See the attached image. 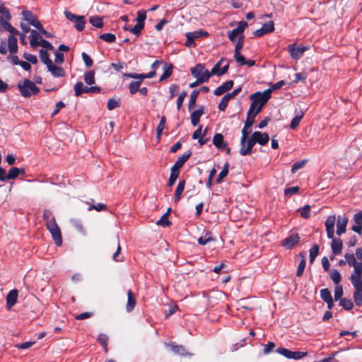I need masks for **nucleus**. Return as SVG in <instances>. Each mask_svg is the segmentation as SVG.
<instances>
[{
    "label": "nucleus",
    "mask_w": 362,
    "mask_h": 362,
    "mask_svg": "<svg viewBox=\"0 0 362 362\" xmlns=\"http://www.w3.org/2000/svg\"><path fill=\"white\" fill-rule=\"evenodd\" d=\"M346 263L350 267H354V272L349 279L355 288L353 297L356 305H362V262H357L352 253H346L344 255Z\"/></svg>",
    "instance_id": "f257e3e1"
},
{
    "label": "nucleus",
    "mask_w": 362,
    "mask_h": 362,
    "mask_svg": "<svg viewBox=\"0 0 362 362\" xmlns=\"http://www.w3.org/2000/svg\"><path fill=\"white\" fill-rule=\"evenodd\" d=\"M271 96L272 89H267L263 92H256L250 95V99L252 100V103L249 108V114L255 112V115H258Z\"/></svg>",
    "instance_id": "f03ea898"
},
{
    "label": "nucleus",
    "mask_w": 362,
    "mask_h": 362,
    "mask_svg": "<svg viewBox=\"0 0 362 362\" xmlns=\"http://www.w3.org/2000/svg\"><path fill=\"white\" fill-rule=\"evenodd\" d=\"M17 88L23 98H30L31 95H37L40 88L35 85V82L25 79L22 83L19 82Z\"/></svg>",
    "instance_id": "7ed1b4c3"
},
{
    "label": "nucleus",
    "mask_w": 362,
    "mask_h": 362,
    "mask_svg": "<svg viewBox=\"0 0 362 362\" xmlns=\"http://www.w3.org/2000/svg\"><path fill=\"white\" fill-rule=\"evenodd\" d=\"M276 351L284 356V357L289 358V359H295V360H299L303 358V357L307 356L308 353L307 352H303V351H292L289 349H287L284 347L278 348Z\"/></svg>",
    "instance_id": "20e7f679"
},
{
    "label": "nucleus",
    "mask_w": 362,
    "mask_h": 362,
    "mask_svg": "<svg viewBox=\"0 0 362 362\" xmlns=\"http://www.w3.org/2000/svg\"><path fill=\"white\" fill-rule=\"evenodd\" d=\"M66 18L74 23V26L78 31H81L85 28L84 16H77L69 11L64 12Z\"/></svg>",
    "instance_id": "39448f33"
},
{
    "label": "nucleus",
    "mask_w": 362,
    "mask_h": 362,
    "mask_svg": "<svg viewBox=\"0 0 362 362\" xmlns=\"http://www.w3.org/2000/svg\"><path fill=\"white\" fill-rule=\"evenodd\" d=\"M74 93L76 96L81 95L82 93H99L100 88L97 86L87 87L83 85L81 81H78L74 87Z\"/></svg>",
    "instance_id": "423d86ee"
},
{
    "label": "nucleus",
    "mask_w": 362,
    "mask_h": 362,
    "mask_svg": "<svg viewBox=\"0 0 362 362\" xmlns=\"http://www.w3.org/2000/svg\"><path fill=\"white\" fill-rule=\"evenodd\" d=\"M47 230L52 234V238L57 245H61L62 243V233L56 221L46 225Z\"/></svg>",
    "instance_id": "0eeeda50"
},
{
    "label": "nucleus",
    "mask_w": 362,
    "mask_h": 362,
    "mask_svg": "<svg viewBox=\"0 0 362 362\" xmlns=\"http://www.w3.org/2000/svg\"><path fill=\"white\" fill-rule=\"evenodd\" d=\"M191 73L193 76L197 78H198V77H199V78H206V82H207L211 77L209 71L205 69L202 64H197L194 67H192L191 69Z\"/></svg>",
    "instance_id": "6e6552de"
},
{
    "label": "nucleus",
    "mask_w": 362,
    "mask_h": 362,
    "mask_svg": "<svg viewBox=\"0 0 362 362\" xmlns=\"http://www.w3.org/2000/svg\"><path fill=\"white\" fill-rule=\"evenodd\" d=\"M241 91V88H238L233 90L231 93H226L221 99L220 103L218 104V109L221 111H225L226 108L228 106V102L234 98L236 95H238Z\"/></svg>",
    "instance_id": "1a4fd4ad"
},
{
    "label": "nucleus",
    "mask_w": 362,
    "mask_h": 362,
    "mask_svg": "<svg viewBox=\"0 0 362 362\" xmlns=\"http://www.w3.org/2000/svg\"><path fill=\"white\" fill-rule=\"evenodd\" d=\"M248 24L245 21H240L238 23V25L236 28L232 30L228 33V38L231 42H235L237 37L240 35H243V33L244 32L245 29L247 27Z\"/></svg>",
    "instance_id": "9d476101"
},
{
    "label": "nucleus",
    "mask_w": 362,
    "mask_h": 362,
    "mask_svg": "<svg viewBox=\"0 0 362 362\" xmlns=\"http://www.w3.org/2000/svg\"><path fill=\"white\" fill-rule=\"evenodd\" d=\"M22 16L23 18L28 21L31 25L34 26L37 29L40 27L41 28L42 24L38 21V19L32 13V12L24 10L22 11Z\"/></svg>",
    "instance_id": "9b49d317"
},
{
    "label": "nucleus",
    "mask_w": 362,
    "mask_h": 362,
    "mask_svg": "<svg viewBox=\"0 0 362 362\" xmlns=\"http://www.w3.org/2000/svg\"><path fill=\"white\" fill-rule=\"evenodd\" d=\"M348 223V217L346 216H338L337 221V234L341 235L346 232Z\"/></svg>",
    "instance_id": "f8f14e48"
},
{
    "label": "nucleus",
    "mask_w": 362,
    "mask_h": 362,
    "mask_svg": "<svg viewBox=\"0 0 362 362\" xmlns=\"http://www.w3.org/2000/svg\"><path fill=\"white\" fill-rule=\"evenodd\" d=\"M336 222L335 216H329L325 221V228L328 238H333L334 233V225Z\"/></svg>",
    "instance_id": "ddd939ff"
},
{
    "label": "nucleus",
    "mask_w": 362,
    "mask_h": 362,
    "mask_svg": "<svg viewBox=\"0 0 362 362\" xmlns=\"http://www.w3.org/2000/svg\"><path fill=\"white\" fill-rule=\"evenodd\" d=\"M165 345L167 347H169L170 350L175 354L182 356H187L191 355L182 345H176L175 343H165Z\"/></svg>",
    "instance_id": "4468645a"
},
{
    "label": "nucleus",
    "mask_w": 362,
    "mask_h": 362,
    "mask_svg": "<svg viewBox=\"0 0 362 362\" xmlns=\"http://www.w3.org/2000/svg\"><path fill=\"white\" fill-rule=\"evenodd\" d=\"M256 144L252 136L247 141V146L245 144H240V153L242 156L250 155L252 153V149Z\"/></svg>",
    "instance_id": "2eb2a0df"
},
{
    "label": "nucleus",
    "mask_w": 362,
    "mask_h": 362,
    "mask_svg": "<svg viewBox=\"0 0 362 362\" xmlns=\"http://www.w3.org/2000/svg\"><path fill=\"white\" fill-rule=\"evenodd\" d=\"M256 143L263 146L267 144L269 140V136L267 133H262L261 132H255L252 134Z\"/></svg>",
    "instance_id": "dca6fc26"
},
{
    "label": "nucleus",
    "mask_w": 362,
    "mask_h": 362,
    "mask_svg": "<svg viewBox=\"0 0 362 362\" xmlns=\"http://www.w3.org/2000/svg\"><path fill=\"white\" fill-rule=\"evenodd\" d=\"M307 49L305 47H295L294 45L288 46V51L293 59H298Z\"/></svg>",
    "instance_id": "f3484780"
},
{
    "label": "nucleus",
    "mask_w": 362,
    "mask_h": 362,
    "mask_svg": "<svg viewBox=\"0 0 362 362\" xmlns=\"http://www.w3.org/2000/svg\"><path fill=\"white\" fill-rule=\"evenodd\" d=\"M234 82L232 80L227 81L221 86H218L214 92L216 95H221L230 90L233 86Z\"/></svg>",
    "instance_id": "a211bd4d"
},
{
    "label": "nucleus",
    "mask_w": 362,
    "mask_h": 362,
    "mask_svg": "<svg viewBox=\"0 0 362 362\" xmlns=\"http://www.w3.org/2000/svg\"><path fill=\"white\" fill-rule=\"evenodd\" d=\"M298 234L293 233L282 240V245L286 248H291L299 242Z\"/></svg>",
    "instance_id": "6ab92c4d"
},
{
    "label": "nucleus",
    "mask_w": 362,
    "mask_h": 362,
    "mask_svg": "<svg viewBox=\"0 0 362 362\" xmlns=\"http://www.w3.org/2000/svg\"><path fill=\"white\" fill-rule=\"evenodd\" d=\"M190 156L191 152H187L183 153L177 158L175 163L172 166V168L177 170H180V169L183 166L185 163L190 158Z\"/></svg>",
    "instance_id": "aec40b11"
},
{
    "label": "nucleus",
    "mask_w": 362,
    "mask_h": 362,
    "mask_svg": "<svg viewBox=\"0 0 362 362\" xmlns=\"http://www.w3.org/2000/svg\"><path fill=\"white\" fill-rule=\"evenodd\" d=\"M204 109L203 106L200 107L198 110L192 112L191 122L193 126L196 127L198 125L199 120H200V117L204 114Z\"/></svg>",
    "instance_id": "412c9836"
},
{
    "label": "nucleus",
    "mask_w": 362,
    "mask_h": 362,
    "mask_svg": "<svg viewBox=\"0 0 362 362\" xmlns=\"http://www.w3.org/2000/svg\"><path fill=\"white\" fill-rule=\"evenodd\" d=\"M214 145L218 149L223 150L227 144L224 141L223 136L221 134H216L213 138Z\"/></svg>",
    "instance_id": "4be33fe9"
},
{
    "label": "nucleus",
    "mask_w": 362,
    "mask_h": 362,
    "mask_svg": "<svg viewBox=\"0 0 362 362\" xmlns=\"http://www.w3.org/2000/svg\"><path fill=\"white\" fill-rule=\"evenodd\" d=\"M17 298L18 291L16 289L9 291L6 296V304L9 309L16 304Z\"/></svg>",
    "instance_id": "5701e85b"
},
{
    "label": "nucleus",
    "mask_w": 362,
    "mask_h": 362,
    "mask_svg": "<svg viewBox=\"0 0 362 362\" xmlns=\"http://www.w3.org/2000/svg\"><path fill=\"white\" fill-rule=\"evenodd\" d=\"M332 240L331 247L334 255H339L342 250V240L339 238H331Z\"/></svg>",
    "instance_id": "b1692460"
},
{
    "label": "nucleus",
    "mask_w": 362,
    "mask_h": 362,
    "mask_svg": "<svg viewBox=\"0 0 362 362\" xmlns=\"http://www.w3.org/2000/svg\"><path fill=\"white\" fill-rule=\"evenodd\" d=\"M47 67L49 71H50L52 76H54V77H62L65 75V71L64 69L57 65H54L53 62L51 65H49Z\"/></svg>",
    "instance_id": "393cba45"
},
{
    "label": "nucleus",
    "mask_w": 362,
    "mask_h": 362,
    "mask_svg": "<svg viewBox=\"0 0 362 362\" xmlns=\"http://www.w3.org/2000/svg\"><path fill=\"white\" fill-rule=\"evenodd\" d=\"M127 303L126 305V310L128 313L132 312L136 305V299L134 298V296L131 290H129L127 291Z\"/></svg>",
    "instance_id": "a878e982"
},
{
    "label": "nucleus",
    "mask_w": 362,
    "mask_h": 362,
    "mask_svg": "<svg viewBox=\"0 0 362 362\" xmlns=\"http://www.w3.org/2000/svg\"><path fill=\"white\" fill-rule=\"evenodd\" d=\"M185 180H181L179 181V183L176 187L175 192V198L174 202L175 203L178 202L180 199H181V195L185 189Z\"/></svg>",
    "instance_id": "bb28decb"
},
{
    "label": "nucleus",
    "mask_w": 362,
    "mask_h": 362,
    "mask_svg": "<svg viewBox=\"0 0 362 362\" xmlns=\"http://www.w3.org/2000/svg\"><path fill=\"white\" fill-rule=\"evenodd\" d=\"M8 47L11 54H13L18 51L17 39L13 35H9L8 37Z\"/></svg>",
    "instance_id": "cd10ccee"
},
{
    "label": "nucleus",
    "mask_w": 362,
    "mask_h": 362,
    "mask_svg": "<svg viewBox=\"0 0 362 362\" xmlns=\"http://www.w3.org/2000/svg\"><path fill=\"white\" fill-rule=\"evenodd\" d=\"M295 112V117L293 118L290 124V127L292 129H295L299 125L303 117V112L302 110H296Z\"/></svg>",
    "instance_id": "c85d7f7f"
},
{
    "label": "nucleus",
    "mask_w": 362,
    "mask_h": 362,
    "mask_svg": "<svg viewBox=\"0 0 362 362\" xmlns=\"http://www.w3.org/2000/svg\"><path fill=\"white\" fill-rule=\"evenodd\" d=\"M40 38L42 37L36 30H30V44L32 47H36L38 46Z\"/></svg>",
    "instance_id": "c756f323"
},
{
    "label": "nucleus",
    "mask_w": 362,
    "mask_h": 362,
    "mask_svg": "<svg viewBox=\"0 0 362 362\" xmlns=\"http://www.w3.org/2000/svg\"><path fill=\"white\" fill-rule=\"evenodd\" d=\"M25 170L23 168H18L16 167L11 168L8 174H6L7 180H13L16 178L20 174H24Z\"/></svg>",
    "instance_id": "7c9ffc66"
},
{
    "label": "nucleus",
    "mask_w": 362,
    "mask_h": 362,
    "mask_svg": "<svg viewBox=\"0 0 362 362\" xmlns=\"http://www.w3.org/2000/svg\"><path fill=\"white\" fill-rule=\"evenodd\" d=\"M173 64L165 63L163 66V73L160 78V81H164L169 78L173 73Z\"/></svg>",
    "instance_id": "2f4dec72"
},
{
    "label": "nucleus",
    "mask_w": 362,
    "mask_h": 362,
    "mask_svg": "<svg viewBox=\"0 0 362 362\" xmlns=\"http://www.w3.org/2000/svg\"><path fill=\"white\" fill-rule=\"evenodd\" d=\"M214 239L212 237L211 232L206 231L204 236H201L198 238V243L199 245H205L208 243L214 241Z\"/></svg>",
    "instance_id": "473e14b6"
},
{
    "label": "nucleus",
    "mask_w": 362,
    "mask_h": 362,
    "mask_svg": "<svg viewBox=\"0 0 362 362\" xmlns=\"http://www.w3.org/2000/svg\"><path fill=\"white\" fill-rule=\"evenodd\" d=\"M180 170H177L175 168H171L170 169V175L168 180V185L169 187H172L176 182L177 179L179 177Z\"/></svg>",
    "instance_id": "72a5a7b5"
},
{
    "label": "nucleus",
    "mask_w": 362,
    "mask_h": 362,
    "mask_svg": "<svg viewBox=\"0 0 362 362\" xmlns=\"http://www.w3.org/2000/svg\"><path fill=\"white\" fill-rule=\"evenodd\" d=\"M199 93V90H193L191 93L190 99L188 103V109L189 111L194 107Z\"/></svg>",
    "instance_id": "f704fd0d"
},
{
    "label": "nucleus",
    "mask_w": 362,
    "mask_h": 362,
    "mask_svg": "<svg viewBox=\"0 0 362 362\" xmlns=\"http://www.w3.org/2000/svg\"><path fill=\"white\" fill-rule=\"evenodd\" d=\"M40 57L41 61L48 66L49 65H51L52 63V61L49 59V54L47 51L44 49L40 50Z\"/></svg>",
    "instance_id": "c9c22d12"
},
{
    "label": "nucleus",
    "mask_w": 362,
    "mask_h": 362,
    "mask_svg": "<svg viewBox=\"0 0 362 362\" xmlns=\"http://www.w3.org/2000/svg\"><path fill=\"white\" fill-rule=\"evenodd\" d=\"M165 117L163 116L156 129V139L159 141L165 125Z\"/></svg>",
    "instance_id": "e433bc0d"
},
{
    "label": "nucleus",
    "mask_w": 362,
    "mask_h": 362,
    "mask_svg": "<svg viewBox=\"0 0 362 362\" xmlns=\"http://www.w3.org/2000/svg\"><path fill=\"white\" fill-rule=\"evenodd\" d=\"M228 170H229V164L228 163H226L223 170L219 173L217 179H216V183H221L223 180L228 175Z\"/></svg>",
    "instance_id": "4c0bfd02"
},
{
    "label": "nucleus",
    "mask_w": 362,
    "mask_h": 362,
    "mask_svg": "<svg viewBox=\"0 0 362 362\" xmlns=\"http://www.w3.org/2000/svg\"><path fill=\"white\" fill-rule=\"evenodd\" d=\"M339 305L342 306L346 310H350L353 308L354 303L350 299L343 298L339 301Z\"/></svg>",
    "instance_id": "58836bf2"
},
{
    "label": "nucleus",
    "mask_w": 362,
    "mask_h": 362,
    "mask_svg": "<svg viewBox=\"0 0 362 362\" xmlns=\"http://www.w3.org/2000/svg\"><path fill=\"white\" fill-rule=\"evenodd\" d=\"M43 219L45 220L46 225L56 221L52 213L48 209L44 210Z\"/></svg>",
    "instance_id": "ea45409f"
},
{
    "label": "nucleus",
    "mask_w": 362,
    "mask_h": 362,
    "mask_svg": "<svg viewBox=\"0 0 362 362\" xmlns=\"http://www.w3.org/2000/svg\"><path fill=\"white\" fill-rule=\"evenodd\" d=\"M89 21L92 25L96 28H102L103 26V19L99 16H91L89 18Z\"/></svg>",
    "instance_id": "a19ab883"
},
{
    "label": "nucleus",
    "mask_w": 362,
    "mask_h": 362,
    "mask_svg": "<svg viewBox=\"0 0 362 362\" xmlns=\"http://www.w3.org/2000/svg\"><path fill=\"white\" fill-rule=\"evenodd\" d=\"M300 256L302 257V259L300 262L298 267V269H297V272H296L297 276H301L303 275V273L305 267V255H303V254H300Z\"/></svg>",
    "instance_id": "79ce46f5"
},
{
    "label": "nucleus",
    "mask_w": 362,
    "mask_h": 362,
    "mask_svg": "<svg viewBox=\"0 0 362 362\" xmlns=\"http://www.w3.org/2000/svg\"><path fill=\"white\" fill-rule=\"evenodd\" d=\"M319 253V246L314 245L310 250V263L312 264Z\"/></svg>",
    "instance_id": "37998d69"
},
{
    "label": "nucleus",
    "mask_w": 362,
    "mask_h": 362,
    "mask_svg": "<svg viewBox=\"0 0 362 362\" xmlns=\"http://www.w3.org/2000/svg\"><path fill=\"white\" fill-rule=\"evenodd\" d=\"M84 81L88 85H92L95 83V73L93 71H90L85 74Z\"/></svg>",
    "instance_id": "c03bdc74"
},
{
    "label": "nucleus",
    "mask_w": 362,
    "mask_h": 362,
    "mask_svg": "<svg viewBox=\"0 0 362 362\" xmlns=\"http://www.w3.org/2000/svg\"><path fill=\"white\" fill-rule=\"evenodd\" d=\"M330 278L336 285H338L341 280V274L337 269H334L331 272Z\"/></svg>",
    "instance_id": "a18cd8bd"
},
{
    "label": "nucleus",
    "mask_w": 362,
    "mask_h": 362,
    "mask_svg": "<svg viewBox=\"0 0 362 362\" xmlns=\"http://www.w3.org/2000/svg\"><path fill=\"white\" fill-rule=\"evenodd\" d=\"M141 81H132L129 86V92L132 95L135 94L139 90Z\"/></svg>",
    "instance_id": "49530a36"
},
{
    "label": "nucleus",
    "mask_w": 362,
    "mask_h": 362,
    "mask_svg": "<svg viewBox=\"0 0 362 362\" xmlns=\"http://www.w3.org/2000/svg\"><path fill=\"white\" fill-rule=\"evenodd\" d=\"M2 28L9 32L11 34V35H19V32L11 25L8 21L4 23Z\"/></svg>",
    "instance_id": "de8ad7c7"
},
{
    "label": "nucleus",
    "mask_w": 362,
    "mask_h": 362,
    "mask_svg": "<svg viewBox=\"0 0 362 362\" xmlns=\"http://www.w3.org/2000/svg\"><path fill=\"white\" fill-rule=\"evenodd\" d=\"M256 117V115H255V112H250L249 114V110L247 111V119L245 121V125L246 127V128H250L252 126V124H254V122H255V117Z\"/></svg>",
    "instance_id": "09e8293b"
},
{
    "label": "nucleus",
    "mask_w": 362,
    "mask_h": 362,
    "mask_svg": "<svg viewBox=\"0 0 362 362\" xmlns=\"http://www.w3.org/2000/svg\"><path fill=\"white\" fill-rule=\"evenodd\" d=\"M224 61H226L225 59L222 58L221 60H219L216 64V65L213 67V69H211V71L209 72V74H211V76L212 75H217V76H220L219 75V72L221 71L220 69V67L222 64V63L224 62Z\"/></svg>",
    "instance_id": "8fccbe9b"
},
{
    "label": "nucleus",
    "mask_w": 362,
    "mask_h": 362,
    "mask_svg": "<svg viewBox=\"0 0 362 362\" xmlns=\"http://www.w3.org/2000/svg\"><path fill=\"white\" fill-rule=\"evenodd\" d=\"M98 341L105 348V351L107 352V341L108 337L104 334H100L98 337Z\"/></svg>",
    "instance_id": "3c124183"
},
{
    "label": "nucleus",
    "mask_w": 362,
    "mask_h": 362,
    "mask_svg": "<svg viewBox=\"0 0 362 362\" xmlns=\"http://www.w3.org/2000/svg\"><path fill=\"white\" fill-rule=\"evenodd\" d=\"M0 14H1V16L4 17L5 19L7 21L11 19V16L10 14L9 10L2 4H0Z\"/></svg>",
    "instance_id": "603ef678"
},
{
    "label": "nucleus",
    "mask_w": 362,
    "mask_h": 362,
    "mask_svg": "<svg viewBox=\"0 0 362 362\" xmlns=\"http://www.w3.org/2000/svg\"><path fill=\"white\" fill-rule=\"evenodd\" d=\"M144 24L136 23V24L133 28H131L130 32L134 34L135 35L139 36L141 34V30L144 29Z\"/></svg>",
    "instance_id": "864d4df0"
},
{
    "label": "nucleus",
    "mask_w": 362,
    "mask_h": 362,
    "mask_svg": "<svg viewBox=\"0 0 362 362\" xmlns=\"http://www.w3.org/2000/svg\"><path fill=\"white\" fill-rule=\"evenodd\" d=\"M100 38L107 42H114L116 40V37L112 33H104L100 35Z\"/></svg>",
    "instance_id": "5fc2aeb1"
},
{
    "label": "nucleus",
    "mask_w": 362,
    "mask_h": 362,
    "mask_svg": "<svg viewBox=\"0 0 362 362\" xmlns=\"http://www.w3.org/2000/svg\"><path fill=\"white\" fill-rule=\"evenodd\" d=\"M189 34V37L193 38L194 40L196 39H199L203 36H207L208 33L206 31L198 30L194 32L188 33Z\"/></svg>",
    "instance_id": "6e6d98bb"
},
{
    "label": "nucleus",
    "mask_w": 362,
    "mask_h": 362,
    "mask_svg": "<svg viewBox=\"0 0 362 362\" xmlns=\"http://www.w3.org/2000/svg\"><path fill=\"white\" fill-rule=\"evenodd\" d=\"M72 224L73 226H74V228L79 232L81 233L82 235H86V230L83 226V224L81 223V222L80 221H78V220H73L72 221Z\"/></svg>",
    "instance_id": "4d7b16f0"
},
{
    "label": "nucleus",
    "mask_w": 362,
    "mask_h": 362,
    "mask_svg": "<svg viewBox=\"0 0 362 362\" xmlns=\"http://www.w3.org/2000/svg\"><path fill=\"white\" fill-rule=\"evenodd\" d=\"M157 225L162 226L163 227L169 226L171 222L168 220V217L166 214H163L161 218L157 221Z\"/></svg>",
    "instance_id": "13d9d810"
},
{
    "label": "nucleus",
    "mask_w": 362,
    "mask_h": 362,
    "mask_svg": "<svg viewBox=\"0 0 362 362\" xmlns=\"http://www.w3.org/2000/svg\"><path fill=\"white\" fill-rule=\"evenodd\" d=\"M93 209H95L97 211H107V206L105 204L99 203L96 205L90 204L88 208V211H91Z\"/></svg>",
    "instance_id": "bf43d9fd"
},
{
    "label": "nucleus",
    "mask_w": 362,
    "mask_h": 362,
    "mask_svg": "<svg viewBox=\"0 0 362 362\" xmlns=\"http://www.w3.org/2000/svg\"><path fill=\"white\" fill-rule=\"evenodd\" d=\"M244 35H240L238 37V42L235 44L234 53L240 52V50L242 49L244 45Z\"/></svg>",
    "instance_id": "052dcab7"
},
{
    "label": "nucleus",
    "mask_w": 362,
    "mask_h": 362,
    "mask_svg": "<svg viewBox=\"0 0 362 362\" xmlns=\"http://www.w3.org/2000/svg\"><path fill=\"white\" fill-rule=\"evenodd\" d=\"M298 211L300 212V216L304 218H308L310 217V206L305 205L303 208L299 209Z\"/></svg>",
    "instance_id": "680f3d73"
},
{
    "label": "nucleus",
    "mask_w": 362,
    "mask_h": 362,
    "mask_svg": "<svg viewBox=\"0 0 362 362\" xmlns=\"http://www.w3.org/2000/svg\"><path fill=\"white\" fill-rule=\"evenodd\" d=\"M250 133V128H246L245 126H244L243 129H242V136L240 139V144H246V141L247 140V137L249 134Z\"/></svg>",
    "instance_id": "e2e57ef3"
},
{
    "label": "nucleus",
    "mask_w": 362,
    "mask_h": 362,
    "mask_svg": "<svg viewBox=\"0 0 362 362\" xmlns=\"http://www.w3.org/2000/svg\"><path fill=\"white\" fill-rule=\"evenodd\" d=\"M320 297L324 301H327L332 298L331 293L328 288H323L320 291Z\"/></svg>",
    "instance_id": "0e129e2a"
},
{
    "label": "nucleus",
    "mask_w": 362,
    "mask_h": 362,
    "mask_svg": "<svg viewBox=\"0 0 362 362\" xmlns=\"http://www.w3.org/2000/svg\"><path fill=\"white\" fill-rule=\"evenodd\" d=\"M343 296V288L341 285H337L334 290V300H341Z\"/></svg>",
    "instance_id": "69168bd1"
},
{
    "label": "nucleus",
    "mask_w": 362,
    "mask_h": 362,
    "mask_svg": "<svg viewBox=\"0 0 362 362\" xmlns=\"http://www.w3.org/2000/svg\"><path fill=\"white\" fill-rule=\"evenodd\" d=\"M23 58L26 59L28 63L30 62L33 64H36L37 63V58L35 55L29 54V53H24Z\"/></svg>",
    "instance_id": "338daca9"
},
{
    "label": "nucleus",
    "mask_w": 362,
    "mask_h": 362,
    "mask_svg": "<svg viewBox=\"0 0 362 362\" xmlns=\"http://www.w3.org/2000/svg\"><path fill=\"white\" fill-rule=\"evenodd\" d=\"M262 28L266 32V33H269L274 31V23L273 21H269L267 23H264Z\"/></svg>",
    "instance_id": "774afa93"
}]
</instances>
